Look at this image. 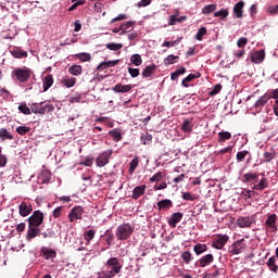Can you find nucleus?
<instances>
[{
    "label": "nucleus",
    "mask_w": 278,
    "mask_h": 278,
    "mask_svg": "<svg viewBox=\"0 0 278 278\" xmlns=\"http://www.w3.org/2000/svg\"><path fill=\"white\" fill-rule=\"evenodd\" d=\"M266 188H268V179L262 178L257 185L253 186L252 190L262 191V190H266Z\"/></svg>",
    "instance_id": "33"
},
{
    "label": "nucleus",
    "mask_w": 278,
    "mask_h": 278,
    "mask_svg": "<svg viewBox=\"0 0 278 278\" xmlns=\"http://www.w3.org/2000/svg\"><path fill=\"white\" fill-rule=\"evenodd\" d=\"M41 254L45 260H53L54 257H58V252L49 248H41Z\"/></svg>",
    "instance_id": "21"
},
{
    "label": "nucleus",
    "mask_w": 278,
    "mask_h": 278,
    "mask_svg": "<svg viewBox=\"0 0 278 278\" xmlns=\"http://www.w3.org/2000/svg\"><path fill=\"white\" fill-rule=\"evenodd\" d=\"M235 18H242L244 16V1H239L235 4L233 9Z\"/></svg>",
    "instance_id": "16"
},
{
    "label": "nucleus",
    "mask_w": 278,
    "mask_h": 278,
    "mask_svg": "<svg viewBox=\"0 0 278 278\" xmlns=\"http://www.w3.org/2000/svg\"><path fill=\"white\" fill-rule=\"evenodd\" d=\"M83 214H84V207L75 206L71 210L70 214L67 215V218L70 223H73L74 220H81Z\"/></svg>",
    "instance_id": "10"
},
{
    "label": "nucleus",
    "mask_w": 278,
    "mask_h": 278,
    "mask_svg": "<svg viewBox=\"0 0 278 278\" xmlns=\"http://www.w3.org/2000/svg\"><path fill=\"white\" fill-rule=\"evenodd\" d=\"M16 134H18L20 136H26V134H29V131H31L30 127L27 126H18L15 129Z\"/></svg>",
    "instance_id": "46"
},
{
    "label": "nucleus",
    "mask_w": 278,
    "mask_h": 278,
    "mask_svg": "<svg viewBox=\"0 0 278 278\" xmlns=\"http://www.w3.org/2000/svg\"><path fill=\"white\" fill-rule=\"evenodd\" d=\"M11 55H13V58H27V51L21 50V48H13L10 51Z\"/></svg>",
    "instance_id": "32"
},
{
    "label": "nucleus",
    "mask_w": 278,
    "mask_h": 278,
    "mask_svg": "<svg viewBox=\"0 0 278 278\" xmlns=\"http://www.w3.org/2000/svg\"><path fill=\"white\" fill-rule=\"evenodd\" d=\"M220 90H223V85L217 84L213 87V89L211 91H208L210 97H215V94H218V92H220Z\"/></svg>",
    "instance_id": "51"
},
{
    "label": "nucleus",
    "mask_w": 278,
    "mask_h": 278,
    "mask_svg": "<svg viewBox=\"0 0 278 278\" xmlns=\"http://www.w3.org/2000/svg\"><path fill=\"white\" fill-rule=\"evenodd\" d=\"M51 86H53V75L49 74V75L45 76L43 81H42L43 92H47V90H49V88H51Z\"/></svg>",
    "instance_id": "29"
},
{
    "label": "nucleus",
    "mask_w": 278,
    "mask_h": 278,
    "mask_svg": "<svg viewBox=\"0 0 278 278\" xmlns=\"http://www.w3.org/2000/svg\"><path fill=\"white\" fill-rule=\"evenodd\" d=\"M33 211L34 208L31 207V203L29 202H22L18 206L20 215H22L23 217L29 216Z\"/></svg>",
    "instance_id": "14"
},
{
    "label": "nucleus",
    "mask_w": 278,
    "mask_h": 278,
    "mask_svg": "<svg viewBox=\"0 0 278 278\" xmlns=\"http://www.w3.org/2000/svg\"><path fill=\"white\" fill-rule=\"evenodd\" d=\"M14 77H16L17 81H21V84H25L29 77H31V70L28 68H16L13 71Z\"/></svg>",
    "instance_id": "8"
},
{
    "label": "nucleus",
    "mask_w": 278,
    "mask_h": 278,
    "mask_svg": "<svg viewBox=\"0 0 278 278\" xmlns=\"http://www.w3.org/2000/svg\"><path fill=\"white\" fill-rule=\"evenodd\" d=\"M212 262H214V255L206 254L198 261V264H199L200 268H205V266H210V264H212Z\"/></svg>",
    "instance_id": "17"
},
{
    "label": "nucleus",
    "mask_w": 278,
    "mask_h": 278,
    "mask_svg": "<svg viewBox=\"0 0 278 278\" xmlns=\"http://www.w3.org/2000/svg\"><path fill=\"white\" fill-rule=\"evenodd\" d=\"M131 233H134V227L129 224H122L116 228L115 236L118 240L125 241L131 238Z\"/></svg>",
    "instance_id": "2"
},
{
    "label": "nucleus",
    "mask_w": 278,
    "mask_h": 278,
    "mask_svg": "<svg viewBox=\"0 0 278 278\" xmlns=\"http://www.w3.org/2000/svg\"><path fill=\"white\" fill-rule=\"evenodd\" d=\"M37 236H40V228H38L37 226L28 225V229L26 233L27 242H31L34 238H37Z\"/></svg>",
    "instance_id": "13"
},
{
    "label": "nucleus",
    "mask_w": 278,
    "mask_h": 278,
    "mask_svg": "<svg viewBox=\"0 0 278 278\" xmlns=\"http://www.w3.org/2000/svg\"><path fill=\"white\" fill-rule=\"evenodd\" d=\"M128 73L131 77H138L140 75L139 68L129 67Z\"/></svg>",
    "instance_id": "60"
},
{
    "label": "nucleus",
    "mask_w": 278,
    "mask_h": 278,
    "mask_svg": "<svg viewBox=\"0 0 278 278\" xmlns=\"http://www.w3.org/2000/svg\"><path fill=\"white\" fill-rule=\"evenodd\" d=\"M104 236L106 237L108 247H112V242H114V233L110 232V230H106Z\"/></svg>",
    "instance_id": "55"
},
{
    "label": "nucleus",
    "mask_w": 278,
    "mask_h": 278,
    "mask_svg": "<svg viewBox=\"0 0 278 278\" xmlns=\"http://www.w3.org/2000/svg\"><path fill=\"white\" fill-rule=\"evenodd\" d=\"M270 99H276L278 101V89L270 90L269 93H265Z\"/></svg>",
    "instance_id": "61"
},
{
    "label": "nucleus",
    "mask_w": 278,
    "mask_h": 278,
    "mask_svg": "<svg viewBox=\"0 0 278 278\" xmlns=\"http://www.w3.org/2000/svg\"><path fill=\"white\" fill-rule=\"evenodd\" d=\"M243 251H247V241L244 239L236 241L228 248V253H231V255H240Z\"/></svg>",
    "instance_id": "5"
},
{
    "label": "nucleus",
    "mask_w": 278,
    "mask_h": 278,
    "mask_svg": "<svg viewBox=\"0 0 278 278\" xmlns=\"http://www.w3.org/2000/svg\"><path fill=\"white\" fill-rule=\"evenodd\" d=\"M266 58V52L264 50L255 51L251 54V62L253 64H262Z\"/></svg>",
    "instance_id": "12"
},
{
    "label": "nucleus",
    "mask_w": 278,
    "mask_h": 278,
    "mask_svg": "<svg viewBox=\"0 0 278 278\" xmlns=\"http://www.w3.org/2000/svg\"><path fill=\"white\" fill-rule=\"evenodd\" d=\"M147 192V185L137 186L132 190V199L138 200Z\"/></svg>",
    "instance_id": "20"
},
{
    "label": "nucleus",
    "mask_w": 278,
    "mask_h": 278,
    "mask_svg": "<svg viewBox=\"0 0 278 278\" xmlns=\"http://www.w3.org/2000/svg\"><path fill=\"white\" fill-rule=\"evenodd\" d=\"M182 21H186V16L177 17V15H172V16L169 17L168 25L173 26V25H175L176 23H181Z\"/></svg>",
    "instance_id": "48"
},
{
    "label": "nucleus",
    "mask_w": 278,
    "mask_h": 278,
    "mask_svg": "<svg viewBox=\"0 0 278 278\" xmlns=\"http://www.w3.org/2000/svg\"><path fill=\"white\" fill-rule=\"evenodd\" d=\"M140 164V159L138 156H136L135 159H132L129 163V174L134 175V173H136V169L138 168V165Z\"/></svg>",
    "instance_id": "36"
},
{
    "label": "nucleus",
    "mask_w": 278,
    "mask_h": 278,
    "mask_svg": "<svg viewBox=\"0 0 278 278\" xmlns=\"http://www.w3.org/2000/svg\"><path fill=\"white\" fill-rule=\"evenodd\" d=\"M30 112H33V114H46V112H53V104L45 105V102L33 103L30 105Z\"/></svg>",
    "instance_id": "6"
},
{
    "label": "nucleus",
    "mask_w": 278,
    "mask_h": 278,
    "mask_svg": "<svg viewBox=\"0 0 278 278\" xmlns=\"http://www.w3.org/2000/svg\"><path fill=\"white\" fill-rule=\"evenodd\" d=\"M193 127H194V125L192 124V121L185 119L181 125V130L185 131V134H190V131H192Z\"/></svg>",
    "instance_id": "35"
},
{
    "label": "nucleus",
    "mask_w": 278,
    "mask_h": 278,
    "mask_svg": "<svg viewBox=\"0 0 278 278\" xmlns=\"http://www.w3.org/2000/svg\"><path fill=\"white\" fill-rule=\"evenodd\" d=\"M157 70V65L153 64V65H148L143 68L142 71V77L143 78H149L153 76V73H155V71Z\"/></svg>",
    "instance_id": "24"
},
{
    "label": "nucleus",
    "mask_w": 278,
    "mask_h": 278,
    "mask_svg": "<svg viewBox=\"0 0 278 278\" xmlns=\"http://www.w3.org/2000/svg\"><path fill=\"white\" fill-rule=\"evenodd\" d=\"M216 4H207L202 9V14H212V12H216Z\"/></svg>",
    "instance_id": "47"
},
{
    "label": "nucleus",
    "mask_w": 278,
    "mask_h": 278,
    "mask_svg": "<svg viewBox=\"0 0 278 278\" xmlns=\"http://www.w3.org/2000/svg\"><path fill=\"white\" fill-rule=\"evenodd\" d=\"M52 216H54V218H60V216H62V206L56 207L53 211Z\"/></svg>",
    "instance_id": "63"
},
{
    "label": "nucleus",
    "mask_w": 278,
    "mask_h": 278,
    "mask_svg": "<svg viewBox=\"0 0 278 278\" xmlns=\"http://www.w3.org/2000/svg\"><path fill=\"white\" fill-rule=\"evenodd\" d=\"M269 101V97L268 94H264L255 103H254V108L256 110H262Z\"/></svg>",
    "instance_id": "27"
},
{
    "label": "nucleus",
    "mask_w": 278,
    "mask_h": 278,
    "mask_svg": "<svg viewBox=\"0 0 278 278\" xmlns=\"http://www.w3.org/2000/svg\"><path fill=\"white\" fill-rule=\"evenodd\" d=\"M61 84H62L63 86H65V88H73V86H75V84H77V78L65 76V77L61 80Z\"/></svg>",
    "instance_id": "30"
},
{
    "label": "nucleus",
    "mask_w": 278,
    "mask_h": 278,
    "mask_svg": "<svg viewBox=\"0 0 278 278\" xmlns=\"http://www.w3.org/2000/svg\"><path fill=\"white\" fill-rule=\"evenodd\" d=\"M27 222L33 227H40L45 223V214L40 211H34L33 215L27 218Z\"/></svg>",
    "instance_id": "7"
},
{
    "label": "nucleus",
    "mask_w": 278,
    "mask_h": 278,
    "mask_svg": "<svg viewBox=\"0 0 278 278\" xmlns=\"http://www.w3.org/2000/svg\"><path fill=\"white\" fill-rule=\"evenodd\" d=\"M227 140H231V132L229 131L218 132V142H227Z\"/></svg>",
    "instance_id": "40"
},
{
    "label": "nucleus",
    "mask_w": 278,
    "mask_h": 278,
    "mask_svg": "<svg viewBox=\"0 0 278 278\" xmlns=\"http://www.w3.org/2000/svg\"><path fill=\"white\" fill-rule=\"evenodd\" d=\"M130 62L135 66H140L142 64V56L140 54H132L130 56Z\"/></svg>",
    "instance_id": "45"
},
{
    "label": "nucleus",
    "mask_w": 278,
    "mask_h": 278,
    "mask_svg": "<svg viewBox=\"0 0 278 278\" xmlns=\"http://www.w3.org/2000/svg\"><path fill=\"white\" fill-rule=\"evenodd\" d=\"M253 223H255V215L252 216H240L237 222L236 225L240 227V229H245L249 228L253 225Z\"/></svg>",
    "instance_id": "9"
},
{
    "label": "nucleus",
    "mask_w": 278,
    "mask_h": 278,
    "mask_svg": "<svg viewBox=\"0 0 278 278\" xmlns=\"http://www.w3.org/2000/svg\"><path fill=\"white\" fill-rule=\"evenodd\" d=\"M275 157H277V153L275 152V150H270V151H265L263 153V160L265 163H269L273 162V160H275Z\"/></svg>",
    "instance_id": "31"
},
{
    "label": "nucleus",
    "mask_w": 278,
    "mask_h": 278,
    "mask_svg": "<svg viewBox=\"0 0 278 278\" xmlns=\"http://www.w3.org/2000/svg\"><path fill=\"white\" fill-rule=\"evenodd\" d=\"M247 155H249V151L247 150L238 152L236 155L237 162H244Z\"/></svg>",
    "instance_id": "54"
},
{
    "label": "nucleus",
    "mask_w": 278,
    "mask_h": 278,
    "mask_svg": "<svg viewBox=\"0 0 278 278\" xmlns=\"http://www.w3.org/2000/svg\"><path fill=\"white\" fill-rule=\"evenodd\" d=\"M199 77H201V73H197V74H189L186 78L182 79L181 85L184 86V88H189L190 81H194V79H199Z\"/></svg>",
    "instance_id": "26"
},
{
    "label": "nucleus",
    "mask_w": 278,
    "mask_h": 278,
    "mask_svg": "<svg viewBox=\"0 0 278 278\" xmlns=\"http://www.w3.org/2000/svg\"><path fill=\"white\" fill-rule=\"evenodd\" d=\"M248 42H249V39H247V37H241L237 41V47H239V49H243V47H247Z\"/></svg>",
    "instance_id": "59"
},
{
    "label": "nucleus",
    "mask_w": 278,
    "mask_h": 278,
    "mask_svg": "<svg viewBox=\"0 0 278 278\" xmlns=\"http://www.w3.org/2000/svg\"><path fill=\"white\" fill-rule=\"evenodd\" d=\"M109 134L113 138L114 142H121V140H123V135L121 134V130H118V129L110 130Z\"/></svg>",
    "instance_id": "39"
},
{
    "label": "nucleus",
    "mask_w": 278,
    "mask_h": 278,
    "mask_svg": "<svg viewBox=\"0 0 278 278\" xmlns=\"http://www.w3.org/2000/svg\"><path fill=\"white\" fill-rule=\"evenodd\" d=\"M277 220L278 216L277 214H267V218L265 219V231L267 233H277L278 227H277Z\"/></svg>",
    "instance_id": "3"
},
{
    "label": "nucleus",
    "mask_w": 278,
    "mask_h": 278,
    "mask_svg": "<svg viewBox=\"0 0 278 278\" xmlns=\"http://www.w3.org/2000/svg\"><path fill=\"white\" fill-rule=\"evenodd\" d=\"M17 110L21 112V114H25L26 116L31 114V109H29L27 104H20Z\"/></svg>",
    "instance_id": "49"
},
{
    "label": "nucleus",
    "mask_w": 278,
    "mask_h": 278,
    "mask_svg": "<svg viewBox=\"0 0 278 278\" xmlns=\"http://www.w3.org/2000/svg\"><path fill=\"white\" fill-rule=\"evenodd\" d=\"M118 62H121L119 60H115V61H104L101 62L98 67L97 71L101 72V71H105V68H112L114 66H116L118 64Z\"/></svg>",
    "instance_id": "22"
},
{
    "label": "nucleus",
    "mask_w": 278,
    "mask_h": 278,
    "mask_svg": "<svg viewBox=\"0 0 278 278\" xmlns=\"http://www.w3.org/2000/svg\"><path fill=\"white\" fill-rule=\"evenodd\" d=\"M229 16V10L228 9H222L214 13L215 18H220L222 21H225Z\"/></svg>",
    "instance_id": "38"
},
{
    "label": "nucleus",
    "mask_w": 278,
    "mask_h": 278,
    "mask_svg": "<svg viewBox=\"0 0 278 278\" xmlns=\"http://www.w3.org/2000/svg\"><path fill=\"white\" fill-rule=\"evenodd\" d=\"M157 210L168 211L173 207V201L169 199L161 200L156 203Z\"/></svg>",
    "instance_id": "25"
},
{
    "label": "nucleus",
    "mask_w": 278,
    "mask_h": 278,
    "mask_svg": "<svg viewBox=\"0 0 278 278\" xmlns=\"http://www.w3.org/2000/svg\"><path fill=\"white\" fill-rule=\"evenodd\" d=\"M134 25H136V21H128L121 25V36L127 34V31H131L134 29Z\"/></svg>",
    "instance_id": "28"
},
{
    "label": "nucleus",
    "mask_w": 278,
    "mask_h": 278,
    "mask_svg": "<svg viewBox=\"0 0 278 278\" xmlns=\"http://www.w3.org/2000/svg\"><path fill=\"white\" fill-rule=\"evenodd\" d=\"M113 153L114 151L112 150H105L100 153L96 159V166H98V168H103L104 166H108V164H110V157H112Z\"/></svg>",
    "instance_id": "4"
},
{
    "label": "nucleus",
    "mask_w": 278,
    "mask_h": 278,
    "mask_svg": "<svg viewBox=\"0 0 278 278\" xmlns=\"http://www.w3.org/2000/svg\"><path fill=\"white\" fill-rule=\"evenodd\" d=\"M106 49H110V51H121L123 43H106Z\"/></svg>",
    "instance_id": "50"
},
{
    "label": "nucleus",
    "mask_w": 278,
    "mask_h": 278,
    "mask_svg": "<svg viewBox=\"0 0 278 278\" xmlns=\"http://www.w3.org/2000/svg\"><path fill=\"white\" fill-rule=\"evenodd\" d=\"M162 177H164V173L157 172L156 174H154V175L150 178V181H151V184H155V182H157V181H162Z\"/></svg>",
    "instance_id": "52"
},
{
    "label": "nucleus",
    "mask_w": 278,
    "mask_h": 278,
    "mask_svg": "<svg viewBox=\"0 0 278 278\" xmlns=\"http://www.w3.org/2000/svg\"><path fill=\"white\" fill-rule=\"evenodd\" d=\"M134 87L131 85H123V84H116L112 90L113 92H129Z\"/></svg>",
    "instance_id": "23"
},
{
    "label": "nucleus",
    "mask_w": 278,
    "mask_h": 278,
    "mask_svg": "<svg viewBox=\"0 0 278 278\" xmlns=\"http://www.w3.org/2000/svg\"><path fill=\"white\" fill-rule=\"evenodd\" d=\"M180 257L185 262V264H190V262L192 260H194V257H192V253H190V251L182 252Z\"/></svg>",
    "instance_id": "44"
},
{
    "label": "nucleus",
    "mask_w": 278,
    "mask_h": 278,
    "mask_svg": "<svg viewBox=\"0 0 278 278\" xmlns=\"http://www.w3.org/2000/svg\"><path fill=\"white\" fill-rule=\"evenodd\" d=\"M39 179L41 180V184H49V181H51V176H49L47 172H43Z\"/></svg>",
    "instance_id": "58"
},
{
    "label": "nucleus",
    "mask_w": 278,
    "mask_h": 278,
    "mask_svg": "<svg viewBox=\"0 0 278 278\" xmlns=\"http://www.w3.org/2000/svg\"><path fill=\"white\" fill-rule=\"evenodd\" d=\"M229 241V236L227 235H219L217 236L216 240L213 242V247L214 249H223V247H225L227 244V242Z\"/></svg>",
    "instance_id": "15"
},
{
    "label": "nucleus",
    "mask_w": 278,
    "mask_h": 278,
    "mask_svg": "<svg viewBox=\"0 0 278 278\" xmlns=\"http://www.w3.org/2000/svg\"><path fill=\"white\" fill-rule=\"evenodd\" d=\"M260 177L255 173H247L242 176L243 184H255Z\"/></svg>",
    "instance_id": "19"
},
{
    "label": "nucleus",
    "mask_w": 278,
    "mask_h": 278,
    "mask_svg": "<svg viewBox=\"0 0 278 278\" xmlns=\"http://www.w3.org/2000/svg\"><path fill=\"white\" fill-rule=\"evenodd\" d=\"M105 270L98 273V278H113L123 269V265L117 257H111L105 263Z\"/></svg>",
    "instance_id": "1"
},
{
    "label": "nucleus",
    "mask_w": 278,
    "mask_h": 278,
    "mask_svg": "<svg viewBox=\"0 0 278 278\" xmlns=\"http://www.w3.org/2000/svg\"><path fill=\"white\" fill-rule=\"evenodd\" d=\"M151 140H153V137L149 134L141 137L142 144H149Z\"/></svg>",
    "instance_id": "62"
},
{
    "label": "nucleus",
    "mask_w": 278,
    "mask_h": 278,
    "mask_svg": "<svg viewBox=\"0 0 278 278\" xmlns=\"http://www.w3.org/2000/svg\"><path fill=\"white\" fill-rule=\"evenodd\" d=\"M205 34H207V28L201 27L195 35V40H203Z\"/></svg>",
    "instance_id": "53"
},
{
    "label": "nucleus",
    "mask_w": 278,
    "mask_h": 278,
    "mask_svg": "<svg viewBox=\"0 0 278 278\" xmlns=\"http://www.w3.org/2000/svg\"><path fill=\"white\" fill-rule=\"evenodd\" d=\"M266 266L268 267V270H270V273H275V275H277L278 273L277 256L269 257L268 261L266 262Z\"/></svg>",
    "instance_id": "18"
},
{
    "label": "nucleus",
    "mask_w": 278,
    "mask_h": 278,
    "mask_svg": "<svg viewBox=\"0 0 278 278\" xmlns=\"http://www.w3.org/2000/svg\"><path fill=\"white\" fill-rule=\"evenodd\" d=\"M182 199H184V201H197V195L187 191V192L182 193Z\"/></svg>",
    "instance_id": "56"
},
{
    "label": "nucleus",
    "mask_w": 278,
    "mask_h": 278,
    "mask_svg": "<svg viewBox=\"0 0 278 278\" xmlns=\"http://www.w3.org/2000/svg\"><path fill=\"white\" fill-rule=\"evenodd\" d=\"M179 59V56H175L173 54H169L165 60H164V64L166 66L170 65V64H175V61Z\"/></svg>",
    "instance_id": "57"
},
{
    "label": "nucleus",
    "mask_w": 278,
    "mask_h": 278,
    "mask_svg": "<svg viewBox=\"0 0 278 278\" xmlns=\"http://www.w3.org/2000/svg\"><path fill=\"white\" fill-rule=\"evenodd\" d=\"M182 218H184V213L181 212L173 213L170 217L167 219V225H169V227H173L175 229V227H177V224L181 223Z\"/></svg>",
    "instance_id": "11"
},
{
    "label": "nucleus",
    "mask_w": 278,
    "mask_h": 278,
    "mask_svg": "<svg viewBox=\"0 0 278 278\" xmlns=\"http://www.w3.org/2000/svg\"><path fill=\"white\" fill-rule=\"evenodd\" d=\"M77 60H80V62H90L92 60V55L88 52H81L76 54Z\"/></svg>",
    "instance_id": "43"
},
{
    "label": "nucleus",
    "mask_w": 278,
    "mask_h": 278,
    "mask_svg": "<svg viewBox=\"0 0 278 278\" xmlns=\"http://www.w3.org/2000/svg\"><path fill=\"white\" fill-rule=\"evenodd\" d=\"M81 71H83V67L81 65H72L70 68H68V73H71V75H74V76H79L81 75Z\"/></svg>",
    "instance_id": "42"
},
{
    "label": "nucleus",
    "mask_w": 278,
    "mask_h": 278,
    "mask_svg": "<svg viewBox=\"0 0 278 278\" xmlns=\"http://www.w3.org/2000/svg\"><path fill=\"white\" fill-rule=\"evenodd\" d=\"M218 275H220V270L219 269H217V270L206 275L204 278H217Z\"/></svg>",
    "instance_id": "64"
},
{
    "label": "nucleus",
    "mask_w": 278,
    "mask_h": 278,
    "mask_svg": "<svg viewBox=\"0 0 278 278\" xmlns=\"http://www.w3.org/2000/svg\"><path fill=\"white\" fill-rule=\"evenodd\" d=\"M94 236H97V230H94V229L87 230L84 233V238H85L86 242H88V243H90L91 240H94Z\"/></svg>",
    "instance_id": "41"
},
{
    "label": "nucleus",
    "mask_w": 278,
    "mask_h": 278,
    "mask_svg": "<svg viewBox=\"0 0 278 278\" xmlns=\"http://www.w3.org/2000/svg\"><path fill=\"white\" fill-rule=\"evenodd\" d=\"M0 140H14V135H11L5 128H0Z\"/></svg>",
    "instance_id": "34"
},
{
    "label": "nucleus",
    "mask_w": 278,
    "mask_h": 278,
    "mask_svg": "<svg viewBox=\"0 0 278 278\" xmlns=\"http://www.w3.org/2000/svg\"><path fill=\"white\" fill-rule=\"evenodd\" d=\"M193 251L195 255H202V253H205V251H207V245L205 243H198L193 247Z\"/></svg>",
    "instance_id": "37"
}]
</instances>
